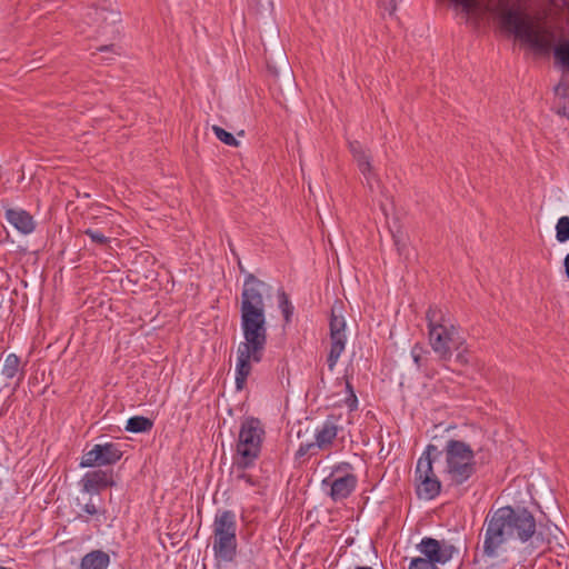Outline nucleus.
I'll return each instance as SVG.
<instances>
[{"label": "nucleus", "mask_w": 569, "mask_h": 569, "mask_svg": "<svg viewBox=\"0 0 569 569\" xmlns=\"http://www.w3.org/2000/svg\"><path fill=\"white\" fill-rule=\"evenodd\" d=\"M271 296V287L248 273L243 280L240 302V326L243 335L237 349L236 388L242 390L251 373L252 363L262 360L267 346L264 297Z\"/></svg>", "instance_id": "nucleus-1"}, {"label": "nucleus", "mask_w": 569, "mask_h": 569, "mask_svg": "<svg viewBox=\"0 0 569 569\" xmlns=\"http://www.w3.org/2000/svg\"><path fill=\"white\" fill-rule=\"evenodd\" d=\"M451 1L477 21L488 13L492 14L498 19L501 29L538 52L547 53L553 47V31L543 26L540 18L530 16L511 0H489L487 3H482L480 0Z\"/></svg>", "instance_id": "nucleus-2"}, {"label": "nucleus", "mask_w": 569, "mask_h": 569, "mask_svg": "<svg viewBox=\"0 0 569 569\" xmlns=\"http://www.w3.org/2000/svg\"><path fill=\"white\" fill-rule=\"evenodd\" d=\"M482 557L497 559L506 552L510 540L521 543L538 538L537 520L526 507L505 506L490 510L483 522Z\"/></svg>", "instance_id": "nucleus-3"}, {"label": "nucleus", "mask_w": 569, "mask_h": 569, "mask_svg": "<svg viewBox=\"0 0 569 569\" xmlns=\"http://www.w3.org/2000/svg\"><path fill=\"white\" fill-rule=\"evenodd\" d=\"M435 452L443 458L441 476L449 488L468 483L477 473L476 452L469 443L451 438L441 451Z\"/></svg>", "instance_id": "nucleus-4"}, {"label": "nucleus", "mask_w": 569, "mask_h": 569, "mask_svg": "<svg viewBox=\"0 0 569 569\" xmlns=\"http://www.w3.org/2000/svg\"><path fill=\"white\" fill-rule=\"evenodd\" d=\"M428 341L441 361H449L455 350H460L465 338L460 335L447 309L431 305L426 312Z\"/></svg>", "instance_id": "nucleus-5"}, {"label": "nucleus", "mask_w": 569, "mask_h": 569, "mask_svg": "<svg viewBox=\"0 0 569 569\" xmlns=\"http://www.w3.org/2000/svg\"><path fill=\"white\" fill-rule=\"evenodd\" d=\"M264 436L262 423L259 419L246 418L240 426L237 442V469L246 470L254 465L261 452Z\"/></svg>", "instance_id": "nucleus-6"}, {"label": "nucleus", "mask_w": 569, "mask_h": 569, "mask_svg": "<svg viewBox=\"0 0 569 569\" xmlns=\"http://www.w3.org/2000/svg\"><path fill=\"white\" fill-rule=\"evenodd\" d=\"M212 550L216 558L231 562L237 555V519L232 510H218L213 523Z\"/></svg>", "instance_id": "nucleus-7"}, {"label": "nucleus", "mask_w": 569, "mask_h": 569, "mask_svg": "<svg viewBox=\"0 0 569 569\" xmlns=\"http://www.w3.org/2000/svg\"><path fill=\"white\" fill-rule=\"evenodd\" d=\"M432 451H437V447L428 445L425 452L418 459L415 471L417 495L426 500L437 498L442 488V482L433 470L435 458H432Z\"/></svg>", "instance_id": "nucleus-8"}, {"label": "nucleus", "mask_w": 569, "mask_h": 569, "mask_svg": "<svg viewBox=\"0 0 569 569\" xmlns=\"http://www.w3.org/2000/svg\"><path fill=\"white\" fill-rule=\"evenodd\" d=\"M358 483L353 467L349 462H341L332 468L331 473L322 480V488H329L328 496L332 501L339 502L351 496Z\"/></svg>", "instance_id": "nucleus-9"}, {"label": "nucleus", "mask_w": 569, "mask_h": 569, "mask_svg": "<svg viewBox=\"0 0 569 569\" xmlns=\"http://www.w3.org/2000/svg\"><path fill=\"white\" fill-rule=\"evenodd\" d=\"M342 431L339 416H329L321 426L315 431V441L301 442L296 457L301 458L306 455L315 456L319 451L330 450L338 437Z\"/></svg>", "instance_id": "nucleus-10"}, {"label": "nucleus", "mask_w": 569, "mask_h": 569, "mask_svg": "<svg viewBox=\"0 0 569 569\" xmlns=\"http://www.w3.org/2000/svg\"><path fill=\"white\" fill-rule=\"evenodd\" d=\"M122 456L123 452L119 443H96L90 450L83 452L79 466L81 468L113 466Z\"/></svg>", "instance_id": "nucleus-11"}, {"label": "nucleus", "mask_w": 569, "mask_h": 569, "mask_svg": "<svg viewBox=\"0 0 569 569\" xmlns=\"http://www.w3.org/2000/svg\"><path fill=\"white\" fill-rule=\"evenodd\" d=\"M346 320L341 313L337 312V308L331 309V316L329 321L330 329V350L327 358L328 368L332 371L345 351L347 343L346 335Z\"/></svg>", "instance_id": "nucleus-12"}, {"label": "nucleus", "mask_w": 569, "mask_h": 569, "mask_svg": "<svg viewBox=\"0 0 569 569\" xmlns=\"http://www.w3.org/2000/svg\"><path fill=\"white\" fill-rule=\"evenodd\" d=\"M417 550L437 565H445L453 558L458 549L448 540H438L431 537H423L416 546Z\"/></svg>", "instance_id": "nucleus-13"}, {"label": "nucleus", "mask_w": 569, "mask_h": 569, "mask_svg": "<svg viewBox=\"0 0 569 569\" xmlns=\"http://www.w3.org/2000/svg\"><path fill=\"white\" fill-rule=\"evenodd\" d=\"M79 485L81 490L86 493L98 495L108 487L116 485L113 480V472L111 470L98 469L84 473Z\"/></svg>", "instance_id": "nucleus-14"}, {"label": "nucleus", "mask_w": 569, "mask_h": 569, "mask_svg": "<svg viewBox=\"0 0 569 569\" xmlns=\"http://www.w3.org/2000/svg\"><path fill=\"white\" fill-rule=\"evenodd\" d=\"M349 149L358 164L359 170L367 179V182L369 183L370 188H372L370 180L371 178H373L375 174L372 172L370 154L359 141L349 142Z\"/></svg>", "instance_id": "nucleus-15"}, {"label": "nucleus", "mask_w": 569, "mask_h": 569, "mask_svg": "<svg viewBox=\"0 0 569 569\" xmlns=\"http://www.w3.org/2000/svg\"><path fill=\"white\" fill-rule=\"evenodd\" d=\"M6 218L8 222L23 234L31 233L36 228L32 216L22 209H7Z\"/></svg>", "instance_id": "nucleus-16"}, {"label": "nucleus", "mask_w": 569, "mask_h": 569, "mask_svg": "<svg viewBox=\"0 0 569 569\" xmlns=\"http://www.w3.org/2000/svg\"><path fill=\"white\" fill-rule=\"evenodd\" d=\"M109 555L101 550H93L87 553L81 560V569H107Z\"/></svg>", "instance_id": "nucleus-17"}, {"label": "nucleus", "mask_w": 569, "mask_h": 569, "mask_svg": "<svg viewBox=\"0 0 569 569\" xmlns=\"http://www.w3.org/2000/svg\"><path fill=\"white\" fill-rule=\"evenodd\" d=\"M428 356L429 351L426 350L420 343H416L411 348V357L417 368L421 370L426 376L433 377L435 371L428 366Z\"/></svg>", "instance_id": "nucleus-18"}, {"label": "nucleus", "mask_w": 569, "mask_h": 569, "mask_svg": "<svg viewBox=\"0 0 569 569\" xmlns=\"http://www.w3.org/2000/svg\"><path fill=\"white\" fill-rule=\"evenodd\" d=\"M21 372V377L19 380L23 377V370H21V361L20 358L16 353H9L4 358V362L2 366L1 375L6 379H13L18 376V373Z\"/></svg>", "instance_id": "nucleus-19"}, {"label": "nucleus", "mask_w": 569, "mask_h": 569, "mask_svg": "<svg viewBox=\"0 0 569 569\" xmlns=\"http://www.w3.org/2000/svg\"><path fill=\"white\" fill-rule=\"evenodd\" d=\"M153 427V421L143 416H134L128 419L126 430L133 433L149 432Z\"/></svg>", "instance_id": "nucleus-20"}, {"label": "nucleus", "mask_w": 569, "mask_h": 569, "mask_svg": "<svg viewBox=\"0 0 569 569\" xmlns=\"http://www.w3.org/2000/svg\"><path fill=\"white\" fill-rule=\"evenodd\" d=\"M557 62L569 70V40H565L553 48Z\"/></svg>", "instance_id": "nucleus-21"}, {"label": "nucleus", "mask_w": 569, "mask_h": 569, "mask_svg": "<svg viewBox=\"0 0 569 569\" xmlns=\"http://www.w3.org/2000/svg\"><path fill=\"white\" fill-rule=\"evenodd\" d=\"M278 300H279V308L281 309L284 321H286V323H289L291 321V317L293 313V306L284 291L279 292Z\"/></svg>", "instance_id": "nucleus-22"}, {"label": "nucleus", "mask_w": 569, "mask_h": 569, "mask_svg": "<svg viewBox=\"0 0 569 569\" xmlns=\"http://www.w3.org/2000/svg\"><path fill=\"white\" fill-rule=\"evenodd\" d=\"M556 238L559 242L569 240V217L563 216L559 218L556 224Z\"/></svg>", "instance_id": "nucleus-23"}, {"label": "nucleus", "mask_w": 569, "mask_h": 569, "mask_svg": "<svg viewBox=\"0 0 569 569\" xmlns=\"http://www.w3.org/2000/svg\"><path fill=\"white\" fill-rule=\"evenodd\" d=\"M212 131L216 134V137L224 144L230 146V147L239 146V141L233 137V134L228 132L223 128H221L219 126H212Z\"/></svg>", "instance_id": "nucleus-24"}, {"label": "nucleus", "mask_w": 569, "mask_h": 569, "mask_svg": "<svg viewBox=\"0 0 569 569\" xmlns=\"http://www.w3.org/2000/svg\"><path fill=\"white\" fill-rule=\"evenodd\" d=\"M83 233L88 236L91 241L100 247H104L109 244V238L106 237L101 231L88 228L83 230Z\"/></svg>", "instance_id": "nucleus-25"}, {"label": "nucleus", "mask_w": 569, "mask_h": 569, "mask_svg": "<svg viewBox=\"0 0 569 569\" xmlns=\"http://www.w3.org/2000/svg\"><path fill=\"white\" fill-rule=\"evenodd\" d=\"M409 569H439L438 565L423 557L412 558L409 563Z\"/></svg>", "instance_id": "nucleus-26"}, {"label": "nucleus", "mask_w": 569, "mask_h": 569, "mask_svg": "<svg viewBox=\"0 0 569 569\" xmlns=\"http://www.w3.org/2000/svg\"><path fill=\"white\" fill-rule=\"evenodd\" d=\"M77 505L80 507V509L83 513L91 516V517L104 512L103 510H101L100 506L96 505L92 497H90L89 500L84 505H81L79 500H78Z\"/></svg>", "instance_id": "nucleus-27"}, {"label": "nucleus", "mask_w": 569, "mask_h": 569, "mask_svg": "<svg viewBox=\"0 0 569 569\" xmlns=\"http://www.w3.org/2000/svg\"><path fill=\"white\" fill-rule=\"evenodd\" d=\"M346 388L349 393L348 397L346 398V405L348 406V408L351 411L356 410L358 407V398H357L355 390L349 381H347Z\"/></svg>", "instance_id": "nucleus-28"}, {"label": "nucleus", "mask_w": 569, "mask_h": 569, "mask_svg": "<svg viewBox=\"0 0 569 569\" xmlns=\"http://www.w3.org/2000/svg\"><path fill=\"white\" fill-rule=\"evenodd\" d=\"M457 352V357H456V360L461 363V365H466L468 363V358L466 356V347L465 345L462 346V348L460 350H455Z\"/></svg>", "instance_id": "nucleus-29"}, {"label": "nucleus", "mask_w": 569, "mask_h": 569, "mask_svg": "<svg viewBox=\"0 0 569 569\" xmlns=\"http://www.w3.org/2000/svg\"><path fill=\"white\" fill-rule=\"evenodd\" d=\"M381 8L385 12H388L390 16H392L396 11L395 0H388L386 4L381 6Z\"/></svg>", "instance_id": "nucleus-30"}, {"label": "nucleus", "mask_w": 569, "mask_h": 569, "mask_svg": "<svg viewBox=\"0 0 569 569\" xmlns=\"http://www.w3.org/2000/svg\"><path fill=\"white\" fill-rule=\"evenodd\" d=\"M99 51L101 52H108V51H111L112 53H118L117 50H116V46L114 44H110V46H101L98 48Z\"/></svg>", "instance_id": "nucleus-31"}, {"label": "nucleus", "mask_w": 569, "mask_h": 569, "mask_svg": "<svg viewBox=\"0 0 569 569\" xmlns=\"http://www.w3.org/2000/svg\"><path fill=\"white\" fill-rule=\"evenodd\" d=\"M238 479H241V480L246 481L247 483H249V485H251V486L253 485V481H252V479H251V476L247 475V473H246V472H243V471L238 476Z\"/></svg>", "instance_id": "nucleus-32"}, {"label": "nucleus", "mask_w": 569, "mask_h": 569, "mask_svg": "<svg viewBox=\"0 0 569 569\" xmlns=\"http://www.w3.org/2000/svg\"><path fill=\"white\" fill-rule=\"evenodd\" d=\"M563 267L567 278L569 279V253L565 257Z\"/></svg>", "instance_id": "nucleus-33"}, {"label": "nucleus", "mask_w": 569, "mask_h": 569, "mask_svg": "<svg viewBox=\"0 0 569 569\" xmlns=\"http://www.w3.org/2000/svg\"><path fill=\"white\" fill-rule=\"evenodd\" d=\"M395 244L397 246L398 251L401 253L402 247L405 243H401L400 239L395 237Z\"/></svg>", "instance_id": "nucleus-34"}, {"label": "nucleus", "mask_w": 569, "mask_h": 569, "mask_svg": "<svg viewBox=\"0 0 569 569\" xmlns=\"http://www.w3.org/2000/svg\"><path fill=\"white\" fill-rule=\"evenodd\" d=\"M355 569H373V568L369 567V566H357Z\"/></svg>", "instance_id": "nucleus-35"}]
</instances>
